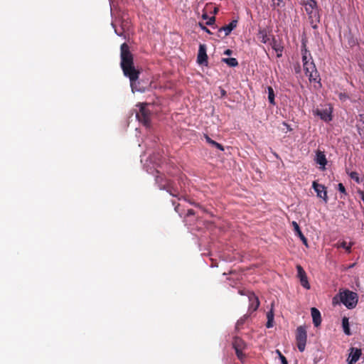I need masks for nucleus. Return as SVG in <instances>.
<instances>
[{
  "mask_svg": "<svg viewBox=\"0 0 364 364\" xmlns=\"http://www.w3.org/2000/svg\"><path fill=\"white\" fill-rule=\"evenodd\" d=\"M296 338L299 350L303 352L305 350L307 339L306 331L304 327L301 326L297 328Z\"/></svg>",
  "mask_w": 364,
  "mask_h": 364,
  "instance_id": "20e7f679",
  "label": "nucleus"
},
{
  "mask_svg": "<svg viewBox=\"0 0 364 364\" xmlns=\"http://www.w3.org/2000/svg\"><path fill=\"white\" fill-rule=\"evenodd\" d=\"M121 50V67L124 75L129 78L132 90L134 92L136 88V81L139 78V72L134 66L133 56L129 51L127 43H123Z\"/></svg>",
  "mask_w": 364,
  "mask_h": 364,
  "instance_id": "f257e3e1",
  "label": "nucleus"
},
{
  "mask_svg": "<svg viewBox=\"0 0 364 364\" xmlns=\"http://www.w3.org/2000/svg\"><path fill=\"white\" fill-rule=\"evenodd\" d=\"M237 20H233L228 25L225 26L220 28L218 30V31L219 32L224 31L225 32V36H227L237 26Z\"/></svg>",
  "mask_w": 364,
  "mask_h": 364,
  "instance_id": "4468645a",
  "label": "nucleus"
},
{
  "mask_svg": "<svg viewBox=\"0 0 364 364\" xmlns=\"http://www.w3.org/2000/svg\"><path fill=\"white\" fill-rule=\"evenodd\" d=\"M350 178L352 179L355 180L356 182H358V183L360 182L358 173H356V172H351L350 173Z\"/></svg>",
  "mask_w": 364,
  "mask_h": 364,
  "instance_id": "c85d7f7f",
  "label": "nucleus"
},
{
  "mask_svg": "<svg viewBox=\"0 0 364 364\" xmlns=\"http://www.w3.org/2000/svg\"><path fill=\"white\" fill-rule=\"evenodd\" d=\"M360 355H361V350L360 349L351 348L350 353L348 358V364L355 363L360 358Z\"/></svg>",
  "mask_w": 364,
  "mask_h": 364,
  "instance_id": "9b49d317",
  "label": "nucleus"
},
{
  "mask_svg": "<svg viewBox=\"0 0 364 364\" xmlns=\"http://www.w3.org/2000/svg\"><path fill=\"white\" fill-rule=\"evenodd\" d=\"M336 247L338 248L342 247V248L345 249L347 252H350L351 244L350 243L348 244L346 241H343L340 244H337Z\"/></svg>",
  "mask_w": 364,
  "mask_h": 364,
  "instance_id": "a878e982",
  "label": "nucleus"
},
{
  "mask_svg": "<svg viewBox=\"0 0 364 364\" xmlns=\"http://www.w3.org/2000/svg\"><path fill=\"white\" fill-rule=\"evenodd\" d=\"M168 191L170 193V194L173 196L176 197L177 196V191L176 190H168Z\"/></svg>",
  "mask_w": 364,
  "mask_h": 364,
  "instance_id": "f704fd0d",
  "label": "nucleus"
},
{
  "mask_svg": "<svg viewBox=\"0 0 364 364\" xmlns=\"http://www.w3.org/2000/svg\"><path fill=\"white\" fill-rule=\"evenodd\" d=\"M272 48L277 52V57H281L282 55V48L280 47L277 42L273 39L272 43H271Z\"/></svg>",
  "mask_w": 364,
  "mask_h": 364,
  "instance_id": "412c9836",
  "label": "nucleus"
},
{
  "mask_svg": "<svg viewBox=\"0 0 364 364\" xmlns=\"http://www.w3.org/2000/svg\"><path fill=\"white\" fill-rule=\"evenodd\" d=\"M205 137L206 141H207L208 144H210V145H212V146H215L216 148H218V149H220V150H221V151H223V150H224L223 146L220 144H219V143H218V142H216V141H215L212 140V139H211L208 136H207V135H205Z\"/></svg>",
  "mask_w": 364,
  "mask_h": 364,
  "instance_id": "4be33fe9",
  "label": "nucleus"
},
{
  "mask_svg": "<svg viewBox=\"0 0 364 364\" xmlns=\"http://www.w3.org/2000/svg\"><path fill=\"white\" fill-rule=\"evenodd\" d=\"M311 313L314 326L316 327L318 326L321 322L320 311L316 308L313 307L311 309Z\"/></svg>",
  "mask_w": 364,
  "mask_h": 364,
  "instance_id": "ddd939ff",
  "label": "nucleus"
},
{
  "mask_svg": "<svg viewBox=\"0 0 364 364\" xmlns=\"http://www.w3.org/2000/svg\"><path fill=\"white\" fill-rule=\"evenodd\" d=\"M192 214H193V210H188V215H192Z\"/></svg>",
  "mask_w": 364,
  "mask_h": 364,
  "instance_id": "4c0bfd02",
  "label": "nucleus"
},
{
  "mask_svg": "<svg viewBox=\"0 0 364 364\" xmlns=\"http://www.w3.org/2000/svg\"><path fill=\"white\" fill-rule=\"evenodd\" d=\"M282 4V0H272V6L274 7L281 6Z\"/></svg>",
  "mask_w": 364,
  "mask_h": 364,
  "instance_id": "2f4dec72",
  "label": "nucleus"
},
{
  "mask_svg": "<svg viewBox=\"0 0 364 364\" xmlns=\"http://www.w3.org/2000/svg\"><path fill=\"white\" fill-rule=\"evenodd\" d=\"M208 55L206 54V47L204 44L199 46L197 61L200 65L207 63Z\"/></svg>",
  "mask_w": 364,
  "mask_h": 364,
  "instance_id": "9d476101",
  "label": "nucleus"
},
{
  "mask_svg": "<svg viewBox=\"0 0 364 364\" xmlns=\"http://www.w3.org/2000/svg\"><path fill=\"white\" fill-rule=\"evenodd\" d=\"M304 69L306 75L309 77L310 82H315L320 86L319 74L316 68L315 64L313 61L304 63Z\"/></svg>",
  "mask_w": 364,
  "mask_h": 364,
  "instance_id": "7ed1b4c3",
  "label": "nucleus"
},
{
  "mask_svg": "<svg viewBox=\"0 0 364 364\" xmlns=\"http://www.w3.org/2000/svg\"><path fill=\"white\" fill-rule=\"evenodd\" d=\"M248 298L250 302V309H252L253 311L257 310L259 304L258 298L253 293H250Z\"/></svg>",
  "mask_w": 364,
  "mask_h": 364,
  "instance_id": "2eb2a0df",
  "label": "nucleus"
},
{
  "mask_svg": "<svg viewBox=\"0 0 364 364\" xmlns=\"http://www.w3.org/2000/svg\"><path fill=\"white\" fill-rule=\"evenodd\" d=\"M316 6V2L315 0H307V3L305 4V9L308 14H312Z\"/></svg>",
  "mask_w": 364,
  "mask_h": 364,
  "instance_id": "a211bd4d",
  "label": "nucleus"
},
{
  "mask_svg": "<svg viewBox=\"0 0 364 364\" xmlns=\"http://www.w3.org/2000/svg\"><path fill=\"white\" fill-rule=\"evenodd\" d=\"M284 125L286 126L289 129V126L286 123H284Z\"/></svg>",
  "mask_w": 364,
  "mask_h": 364,
  "instance_id": "58836bf2",
  "label": "nucleus"
},
{
  "mask_svg": "<svg viewBox=\"0 0 364 364\" xmlns=\"http://www.w3.org/2000/svg\"><path fill=\"white\" fill-rule=\"evenodd\" d=\"M222 61L225 63L230 67H236L238 65V62L235 58H223Z\"/></svg>",
  "mask_w": 364,
  "mask_h": 364,
  "instance_id": "aec40b11",
  "label": "nucleus"
},
{
  "mask_svg": "<svg viewBox=\"0 0 364 364\" xmlns=\"http://www.w3.org/2000/svg\"><path fill=\"white\" fill-rule=\"evenodd\" d=\"M341 301L348 308L353 309L358 303V295L356 293L346 290L340 293Z\"/></svg>",
  "mask_w": 364,
  "mask_h": 364,
  "instance_id": "f03ea898",
  "label": "nucleus"
},
{
  "mask_svg": "<svg viewBox=\"0 0 364 364\" xmlns=\"http://www.w3.org/2000/svg\"><path fill=\"white\" fill-rule=\"evenodd\" d=\"M342 326L343 328V331L346 335H350L351 333L350 331L349 328V321L347 317H343L342 319Z\"/></svg>",
  "mask_w": 364,
  "mask_h": 364,
  "instance_id": "6ab92c4d",
  "label": "nucleus"
},
{
  "mask_svg": "<svg viewBox=\"0 0 364 364\" xmlns=\"http://www.w3.org/2000/svg\"><path fill=\"white\" fill-rule=\"evenodd\" d=\"M202 17H203V19H208V16L207 15V14H203Z\"/></svg>",
  "mask_w": 364,
  "mask_h": 364,
  "instance_id": "e433bc0d",
  "label": "nucleus"
},
{
  "mask_svg": "<svg viewBox=\"0 0 364 364\" xmlns=\"http://www.w3.org/2000/svg\"><path fill=\"white\" fill-rule=\"evenodd\" d=\"M139 112L136 113V118L144 126L149 127L150 122V112L145 105H140Z\"/></svg>",
  "mask_w": 364,
  "mask_h": 364,
  "instance_id": "39448f33",
  "label": "nucleus"
},
{
  "mask_svg": "<svg viewBox=\"0 0 364 364\" xmlns=\"http://www.w3.org/2000/svg\"><path fill=\"white\" fill-rule=\"evenodd\" d=\"M277 353L279 355L282 364L284 363V362L287 363V358L281 353V352L279 350H277Z\"/></svg>",
  "mask_w": 364,
  "mask_h": 364,
  "instance_id": "c756f323",
  "label": "nucleus"
},
{
  "mask_svg": "<svg viewBox=\"0 0 364 364\" xmlns=\"http://www.w3.org/2000/svg\"><path fill=\"white\" fill-rule=\"evenodd\" d=\"M310 60H311V54L306 48H304V50H302L303 64L305 63H309Z\"/></svg>",
  "mask_w": 364,
  "mask_h": 364,
  "instance_id": "b1692460",
  "label": "nucleus"
},
{
  "mask_svg": "<svg viewBox=\"0 0 364 364\" xmlns=\"http://www.w3.org/2000/svg\"><path fill=\"white\" fill-rule=\"evenodd\" d=\"M296 269H297V277L300 280V283H301V285L307 289H310V284L308 282V279H307V276H306V274L305 272V271L304 270V269L302 268V267L301 265H296Z\"/></svg>",
  "mask_w": 364,
  "mask_h": 364,
  "instance_id": "0eeeda50",
  "label": "nucleus"
},
{
  "mask_svg": "<svg viewBox=\"0 0 364 364\" xmlns=\"http://www.w3.org/2000/svg\"><path fill=\"white\" fill-rule=\"evenodd\" d=\"M258 39L263 43H267L270 41L268 33L266 30H259L257 34Z\"/></svg>",
  "mask_w": 364,
  "mask_h": 364,
  "instance_id": "f3484780",
  "label": "nucleus"
},
{
  "mask_svg": "<svg viewBox=\"0 0 364 364\" xmlns=\"http://www.w3.org/2000/svg\"><path fill=\"white\" fill-rule=\"evenodd\" d=\"M338 190L341 193H344V194H346V188H345L344 186L343 185V183H338Z\"/></svg>",
  "mask_w": 364,
  "mask_h": 364,
  "instance_id": "7c9ffc66",
  "label": "nucleus"
},
{
  "mask_svg": "<svg viewBox=\"0 0 364 364\" xmlns=\"http://www.w3.org/2000/svg\"><path fill=\"white\" fill-rule=\"evenodd\" d=\"M315 160L316 163L320 165V168L323 170L327 164V160L324 153L321 151H318L316 152Z\"/></svg>",
  "mask_w": 364,
  "mask_h": 364,
  "instance_id": "f8f14e48",
  "label": "nucleus"
},
{
  "mask_svg": "<svg viewBox=\"0 0 364 364\" xmlns=\"http://www.w3.org/2000/svg\"><path fill=\"white\" fill-rule=\"evenodd\" d=\"M215 21V18L214 16H212L210 18H208V21L206 22V24L208 26L213 25Z\"/></svg>",
  "mask_w": 364,
  "mask_h": 364,
  "instance_id": "473e14b6",
  "label": "nucleus"
},
{
  "mask_svg": "<svg viewBox=\"0 0 364 364\" xmlns=\"http://www.w3.org/2000/svg\"><path fill=\"white\" fill-rule=\"evenodd\" d=\"M283 364H288V362H287V363H285V362H284V363H283Z\"/></svg>",
  "mask_w": 364,
  "mask_h": 364,
  "instance_id": "ea45409f",
  "label": "nucleus"
},
{
  "mask_svg": "<svg viewBox=\"0 0 364 364\" xmlns=\"http://www.w3.org/2000/svg\"><path fill=\"white\" fill-rule=\"evenodd\" d=\"M314 115L318 116L322 120L328 122L331 120V109L330 107L325 109H316L313 110Z\"/></svg>",
  "mask_w": 364,
  "mask_h": 364,
  "instance_id": "6e6552de",
  "label": "nucleus"
},
{
  "mask_svg": "<svg viewBox=\"0 0 364 364\" xmlns=\"http://www.w3.org/2000/svg\"><path fill=\"white\" fill-rule=\"evenodd\" d=\"M267 327L271 328L273 326V321H274V314H273L272 309L267 313Z\"/></svg>",
  "mask_w": 364,
  "mask_h": 364,
  "instance_id": "393cba45",
  "label": "nucleus"
},
{
  "mask_svg": "<svg viewBox=\"0 0 364 364\" xmlns=\"http://www.w3.org/2000/svg\"><path fill=\"white\" fill-rule=\"evenodd\" d=\"M232 51L230 49H227L225 50L224 54L227 55H230L232 54Z\"/></svg>",
  "mask_w": 364,
  "mask_h": 364,
  "instance_id": "c9c22d12",
  "label": "nucleus"
},
{
  "mask_svg": "<svg viewBox=\"0 0 364 364\" xmlns=\"http://www.w3.org/2000/svg\"><path fill=\"white\" fill-rule=\"evenodd\" d=\"M292 226L294 227V230L296 234L299 237V238L302 241L303 244L305 245L306 246H307L308 245L307 240L305 237V236L303 235V233L301 232L298 223L295 221H293Z\"/></svg>",
  "mask_w": 364,
  "mask_h": 364,
  "instance_id": "dca6fc26",
  "label": "nucleus"
},
{
  "mask_svg": "<svg viewBox=\"0 0 364 364\" xmlns=\"http://www.w3.org/2000/svg\"><path fill=\"white\" fill-rule=\"evenodd\" d=\"M199 26H200V28L205 31V32L208 33H210V31L205 26H203L201 23H199Z\"/></svg>",
  "mask_w": 364,
  "mask_h": 364,
  "instance_id": "72a5a7b5",
  "label": "nucleus"
},
{
  "mask_svg": "<svg viewBox=\"0 0 364 364\" xmlns=\"http://www.w3.org/2000/svg\"><path fill=\"white\" fill-rule=\"evenodd\" d=\"M357 124H364V114H360L357 117Z\"/></svg>",
  "mask_w": 364,
  "mask_h": 364,
  "instance_id": "cd10ccee",
  "label": "nucleus"
},
{
  "mask_svg": "<svg viewBox=\"0 0 364 364\" xmlns=\"http://www.w3.org/2000/svg\"><path fill=\"white\" fill-rule=\"evenodd\" d=\"M312 187L316 191L317 196L320 198H322L326 203L328 198L325 186L322 184L318 183L316 181H314Z\"/></svg>",
  "mask_w": 364,
  "mask_h": 364,
  "instance_id": "1a4fd4ad",
  "label": "nucleus"
},
{
  "mask_svg": "<svg viewBox=\"0 0 364 364\" xmlns=\"http://www.w3.org/2000/svg\"><path fill=\"white\" fill-rule=\"evenodd\" d=\"M267 91H268V100H269V103L273 105H275L274 92L273 88L272 87H268Z\"/></svg>",
  "mask_w": 364,
  "mask_h": 364,
  "instance_id": "5701e85b",
  "label": "nucleus"
},
{
  "mask_svg": "<svg viewBox=\"0 0 364 364\" xmlns=\"http://www.w3.org/2000/svg\"><path fill=\"white\" fill-rule=\"evenodd\" d=\"M358 134L360 136L364 139V124H356Z\"/></svg>",
  "mask_w": 364,
  "mask_h": 364,
  "instance_id": "bb28decb",
  "label": "nucleus"
},
{
  "mask_svg": "<svg viewBox=\"0 0 364 364\" xmlns=\"http://www.w3.org/2000/svg\"><path fill=\"white\" fill-rule=\"evenodd\" d=\"M233 348L235 350V353L239 359L242 360L243 358L244 354L242 353V350L245 348V343L240 338H235L233 341Z\"/></svg>",
  "mask_w": 364,
  "mask_h": 364,
  "instance_id": "423d86ee",
  "label": "nucleus"
}]
</instances>
